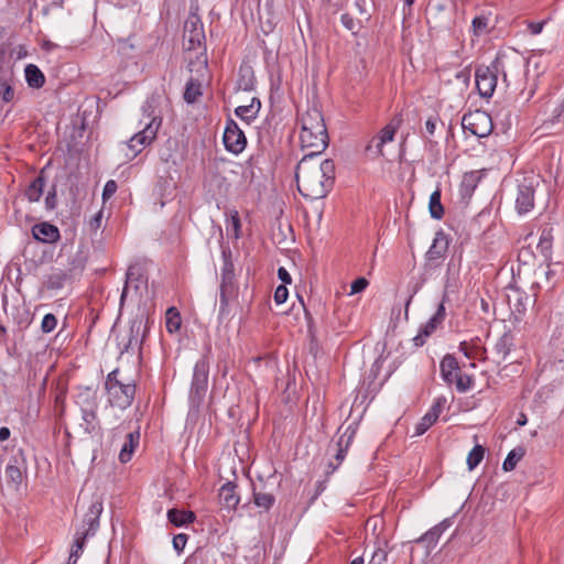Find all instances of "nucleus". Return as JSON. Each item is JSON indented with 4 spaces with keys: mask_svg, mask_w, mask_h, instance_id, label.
<instances>
[{
    "mask_svg": "<svg viewBox=\"0 0 564 564\" xmlns=\"http://www.w3.org/2000/svg\"><path fill=\"white\" fill-rule=\"evenodd\" d=\"M318 156L305 154L295 169V180L301 195L311 200L324 198L335 183V163L326 159L318 162Z\"/></svg>",
    "mask_w": 564,
    "mask_h": 564,
    "instance_id": "f257e3e1",
    "label": "nucleus"
},
{
    "mask_svg": "<svg viewBox=\"0 0 564 564\" xmlns=\"http://www.w3.org/2000/svg\"><path fill=\"white\" fill-rule=\"evenodd\" d=\"M300 141L306 154L319 156L328 147V133L323 113L317 108L308 109L302 115Z\"/></svg>",
    "mask_w": 564,
    "mask_h": 564,
    "instance_id": "f03ea898",
    "label": "nucleus"
},
{
    "mask_svg": "<svg viewBox=\"0 0 564 564\" xmlns=\"http://www.w3.org/2000/svg\"><path fill=\"white\" fill-rule=\"evenodd\" d=\"M105 390L111 406L126 410L134 400L137 386L133 380L121 378L120 370L117 368L107 375Z\"/></svg>",
    "mask_w": 564,
    "mask_h": 564,
    "instance_id": "7ed1b4c3",
    "label": "nucleus"
},
{
    "mask_svg": "<svg viewBox=\"0 0 564 564\" xmlns=\"http://www.w3.org/2000/svg\"><path fill=\"white\" fill-rule=\"evenodd\" d=\"M508 87L511 79L518 78L527 66L525 57L514 48L499 51L490 64Z\"/></svg>",
    "mask_w": 564,
    "mask_h": 564,
    "instance_id": "20e7f679",
    "label": "nucleus"
},
{
    "mask_svg": "<svg viewBox=\"0 0 564 564\" xmlns=\"http://www.w3.org/2000/svg\"><path fill=\"white\" fill-rule=\"evenodd\" d=\"M76 403L82 413L79 429L87 435L97 434L100 431V422L97 416L98 400L96 392L86 388L77 394Z\"/></svg>",
    "mask_w": 564,
    "mask_h": 564,
    "instance_id": "39448f33",
    "label": "nucleus"
},
{
    "mask_svg": "<svg viewBox=\"0 0 564 564\" xmlns=\"http://www.w3.org/2000/svg\"><path fill=\"white\" fill-rule=\"evenodd\" d=\"M209 366L208 355L202 356L194 366L189 390V403L193 408H199L205 400L208 390Z\"/></svg>",
    "mask_w": 564,
    "mask_h": 564,
    "instance_id": "423d86ee",
    "label": "nucleus"
},
{
    "mask_svg": "<svg viewBox=\"0 0 564 564\" xmlns=\"http://www.w3.org/2000/svg\"><path fill=\"white\" fill-rule=\"evenodd\" d=\"M462 127L465 132H469L478 138H486L492 132L494 122L488 112L475 110L463 116Z\"/></svg>",
    "mask_w": 564,
    "mask_h": 564,
    "instance_id": "0eeeda50",
    "label": "nucleus"
},
{
    "mask_svg": "<svg viewBox=\"0 0 564 564\" xmlns=\"http://www.w3.org/2000/svg\"><path fill=\"white\" fill-rule=\"evenodd\" d=\"M161 122V118L154 117L150 122L145 123L142 130L130 138L128 148L132 152V158L141 153L145 147L150 145L155 140Z\"/></svg>",
    "mask_w": 564,
    "mask_h": 564,
    "instance_id": "6e6552de",
    "label": "nucleus"
},
{
    "mask_svg": "<svg viewBox=\"0 0 564 564\" xmlns=\"http://www.w3.org/2000/svg\"><path fill=\"white\" fill-rule=\"evenodd\" d=\"M223 142L226 150L234 154H239L246 149L247 138L237 122L231 118H228L226 121Z\"/></svg>",
    "mask_w": 564,
    "mask_h": 564,
    "instance_id": "1a4fd4ad",
    "label": "nucleus"
},
{
    "mask_svg": "<svg viewBox=\"0 0 564 564\" xmlns=\"http://www.w3.org/2000/svg\"><path fill=\"white\" fill-rule=\"evenodd\" d=\"M476 87L482 98H490L498 83V74L491 65H479L475 70Z\"/></svg>",
    "mask_w": 564,
    "mask_h": 564,
    "instance_id": "9d476101",
    "label": "nucleus"
},
{
    "mask_svg": "<svg viewBox=\"0 0 564 564\" xmlns=\"http://www.w3.org/2000/svg\"><path fill=\"white\" fill-rule=\"evenodd\" d=\"M149 328V318L145 321L143 317H135L129 328V336L128 340L124 344L121 352H129L130 350H133L134 348L140 349L141 345L143 343L144 337L147 336Z\"/></svg>",
    "mask_w": 564,
    "mask_h": 564,
    "instance_id": "9b49d317",
    "label": "nucleus"
},
{
    "mask_svg": "<svg viewBox=\"0 0 564 564\" xmlns=\"http://www.w3.org/2000/svg\"><path fill=\"white\" fill-rule=\"evenodd\" d=\"M26 470V458L22 448H19L10 458L6 467V476L9 482L14 486L21 485L23 480V471Z\"/></svg>",
    "mask_w": 564,
    "mask_h": 564,
    "instance_id": "f8f14e48",
    "label": "nucleus"
},
{
    "mask_svg": "<svg viewBox=\"0 0 564 564\" xmlns=\"http://www.w3.org/2000/svg\"><path fill=\"white\" fill-rule=\"evenodd\" d=\"M184 37L188 41V50H195L202 45L205 40V33L198 18L193 17L185 21Z\"/></svg>",
    "mask_w": 564,
    "mask_h": 564,
    "instance_id": "ddd939ff",
    "label": "nucleus"
},
{
    "mask_svg": "<svg viewBox=\"0 0 564 564\" xmlns=\"http://www.w3.org/2000/svg\"><path fill=\"white\" fill-rule=\"evenodd\" d=\"M402 123V118L400 116L393 117L390 122L382 128L378 135H376L377 143H376V151L375 156H381L383 155L382 148L386 143L391 142L394 139L395 132L398 131L399 127Z\"/></svg>",
    "mask_w": 564,
    "mask_h": 564,
    "instance_id": "4468645a",
    "label": "nucleus"
},
{
    "mask_svg": "<svg viewBox=\"0 0 564 564\" xmlns=\"http://www.w3.org/2000/svg\"><path fill=\"white\" fill-rule=\"evenodd\" d=\"M73 280V269L53 268L46 275L44 285L47 290L57 291Z\"/></svg>",
    "mask_w": 564,
    "mask_h": 564,
    "instance_id": "2eb2a0df",
    "label": "nucleus"
},
{
    "mask_svg": "<svg viewBox=\"0 0 564 564\" xmlns=\"http://www.w3.org/2000/svg\"><path fill=\"white\" fill-rule=\"evenodd\" d=\"M32 235L34 239L44 243H54L61 238L58 228L46 221L34 225Z\"/></svg>",
    "mask_w": 564,
    "mask_h": 564,
    "instance_id": "dca6fc26",
    "label": "nucleus"
},
{
    "mask_svg": "<svg viewBox=\"0 0 564 564\" xmlns=\"http://www.w3.org/2000/svg\"><path fill=\"white\" fill-rule=\"evenodd\" d=\"M534 207V188L532 185L520 184L516 199L517 212L522 215L529 213Z\"/></svg>",
    "mask_w": 564,
    "mask_h": 564,
    "instance_id": "f3484780",
    "label": "nucleus"
},
{
    "mask_svg": "<svg viewBox=\"0 0 564 564\" xmlns=\"http://www.w3.org/2000/svg\"><path fill=\"white\" fill-rule=\"evenodd\" d=\"M236 488L237 485L235 482L227 481L219 489V503L229 511L235 510L240 502V497L237 495Z\"/></svg>",
    "mask_w": 564,
    "mask_h": 564,
    "instance_id": "a211bd4d",
    "label": "nucleus"
},
{
    "mask_svg": "<svg viewBox=\"0 0 564 564\" xmlns=\"http://www.w3.org/2000/svg\"><path fill=\"white\" fill-rule=\"evenodd\" d=\"M448 239L443 231H437L433 239L432 246L426 252V257L430 261L438 260L443 258L448 250Z\"/></svg>",
    "mask_w": 564,
    "mask_h": 564,
    "instance_id": "6ab92c4d",
    "label": "nucleus"
},
{
    "mask_svg": "<svg viewBox=\"0 0 564 564\" xmlns=\"http://www.w3.org/2000/svg\"><path fill=\"white\" fill-rule=\"evenodd\" d=\"M102 512V503L101 501H94L91 502L90 507L88 508V511L86 512L84 517V523L88 525L87 529H85V535H94L99 527V517Z\"/></svg>",
    "mask_w": 564,
    "mask_h": 564,
    "instance_id": "aec40b11",
    "label": "nucleus"
},
{
    "mask_svg": "<svg viewBox=\"0 0 564 564\" xmlns=\"http://www.w3.org/2000/svg\"><path fill=\"white\" fill-rule=\"evenodd\" d=\"M236 281H221L219 288V313H227L229 302L237 296Z\"/></svg>",
    "mask_w": 564,
    "mask_h": 564,
    "instance_id": "412c9836",
    "label": "nucleus"
},
{
    "mask_svg": "<svg viewBox=\"0 0 564 564\" xmlns=\"http://www.w3.org/2000/svg\"><path fill=\"white\" fill-rule=\"evenodd\" d=\"M440 367L444 381L449 384L453 383L455 373L459 371L457 359L453 355L447 354L443 357Z\"/></svg>",
    "mask_w": 564,
    "mask_h": 564,
    "instance_id": "4be33fe9",
    "label": "nucleus"
},
{
    "mask_svg": "<svg viewBox=\"0 0 564 564\" xmlns=\"http://www.w3.org/2000/svg\"><path fill=\"white\" fill-rule=\"evenodd\" d=\"M553 245V227L551 225H544L541 229L539 238L538 250L546 259H551Z\"/></svg>",
    "mask_w": 564,
    "mask_h": 564,
    "instance_id": "5701e85b",
    "label": "nucleus"
},
{
    "mask_svg": "<svg viewBox=\"0 0 564 564\" xmlns=\"http://www.w3.org/2000/svg\"><path fill=\"white\" fill-rule=\"evenodd\" d=\"M261 108V101L259 98L253 97L251 102L247 106H239L235 109V113L241 120L250 123L253 119L257 118Z\"/></svg>",
    "mask_w": 564,
    "mask_h": 564,
    "instance_id": "b1692460",
    "label": "nucleus"
},
{
    "mask_svg": "<svg viewBox=\"0 0 564 564\" xmlns=\"http://www.w3.org/2000/svg\"><path fill=\"white\" fill-rule=\"evenodd\" d=\"M167 520L174 527H183L185 524L193 523L196 520V516L193 511L181 510L172 508L167 511Z\"/></svg>",
    "mask_w": 564,
    "mask_h": 564,
    "instance_id": "393cba45",
    "label": "nucleus"
},
{
    "mask_svg": "<svg viewBox=\"0 0 564 564\" xmlns=\"http://www.w3.org/2000/svg\"><path fill=\"white\" fill-rule=\"evenodd\" d=\"M514 346V338L510 330L505 332L495 345V352L501 361L506 360Z\"/></svg>",
    "mask_w": 564,
    "mask_h": 564,
    "instance_id": "a878e982",
    "label": "nucleus"
},
{
    "mask_svg": "<svg viewBox=\"0 0 564 564\" xmlns=\"http://www.w3.org/2000/svg\"><path fill=\"white\" fill-rule=\"evenodd\" d=\"M476 340H479V338L471 341H462L459 344V350L468 359L485 360L487 350L485 347L479 346Z\"/></svg>",
    "mask_w": 564,
    "mask_h": 564,
    "instance_id": "bb28decb",
    "label": "nucleus"
},
{
    "mask_svg": "<svg viewBox=\"0 0 564 564\" xmlns=\"http://www.w3.org/2000/svg\"><path fill=\"white\" fill-rule=\"evenodd\" d=\"M139 440L140 433L138 431L131 432L127 435V441L122 445L119 453V460L121 463H128L131 459L135 447L139 445Z\"/></svg>",
    "mask_w": 564,
    "mask_h": 564,
    "instance_id": "cd10ccee",
    "label": "nucleus"
},
{
    "mask_svg": "<svg viewBox=\"0 0 564 564\" xmlns=\"http://www.w3.org/2000/svg\"><path fill=\"white\" fill-rule=\"evenodd\" d=\"M25 79L31 88H42L45 84V76L43 72L34 64L26 65L24 69Z\"/></svg>",
    "mask_w": 564,
    "mask_h": 564,
    "instance_id": "c85d7f7f",
    "label": "nucleus"
},
{
    "mask_svg": "<svg viewBox=\"0 0 564 564\" xmlns=\"http://www.w3.org/2000/svg\"><path fill=\"white\" fill-rule=\"evenodd\" d=\"M223 268H221V281H236L235 265L231 260V250L229 247H223L221 249Z\"/></svg>",
    "mask_w": 564,
    "mask_h": 564,
    "instance_id": "c756f323",
    "label": "nucleus"
},
{
    "mask_svg": "<svg viewBox=\"0 0 564 564\" xmlns=\"http://www.w3.org/2000/svg\"><path fill=\"white\" fill-rule=\"evenodd\" d=\"M442 324L435 318L431 317L419 330V334L413 338L414 346L421 347Z\"/></svg>",
    "mask_w": 564,
    "mask_h": 564,
    "instance_id": "7c9ffc66",
    "label": "nucleus"
},
{
    "mask_svg": "<svg viewBox=\"0 0 564 564\" xmlns=\"http://www.w3.org/2000/svg\"><path fill=\"white\" fill-rule=\"evenodd\" d=\"M203 95L202 83L197 78L191 77L186 83L183 98L187 104H194Z\"/></svg>",
    "mask_w": 564,
    "mask_h": 564,
    "instance_id": "2f4dec72",
    "label": "nucleus"
},
{
    "mask_svg": "<svg viewBox=\"0 0 564 564\" xmlns=\"http://www.w3.org/2000/svg\"><path fill=\"white\" fill-rule=\"evenodd\" d=\"M252 497L253 503L264 511H269L275 502V497L271 492L258 490L256 486L252 489Z\"/></svg>",
    "mask_w": 564,
    "mask_h": 564,
    "instance_id": "473e14b6",
    "label": "nucleus"
},
{
    "mask_svg": "<svg viewBox=\"0 0 564 564\" xmlns=\"http://www.w3.org/2000/svg\"><path fill=\"white\" fill-rule=\"evenodd\" d=\"M355 436V431H351L349 433V429H347V431L345 432L344 435H341L336 444V453H335V459L337 460L338 464H340L345 457H346V453L352 442V438Z\"/></svg>",
    "mask_w": 564,
    "mask_h": 564,
    "instance_id": "72a5a7b5",
    "label": "nucleus"
},
{
    "mask_svg": "<svg viewBox=\"0 0 564 564\" xmlns=\"http://www.w3.org/2000/svg\"><path fill=\"white\" fill-rule=\"evenodd\" d=\"M45 185V178L42 174L37 175L25 189V196L30 202L40 200L43 188Z\"/></svg>",
    "mask_w": 564,
    "mask_h": 564,
    "instance_id": "f704fd0d",
    "label": "nucleus"
},
{
    "mask_svg": "<svg viewBox=\"0 0 564 564\" xmlns=\"http://www.w3.org/2000/svg\"><path fill=\"white\" fill-rule=\"evenodd\" d=\"M256 78L251 67H240L238 87L243 91H251L254 89Z\"/></svg>",
    "mask_w": 564,
    "mask_h": 564,
    "instance_id": "c9c22d12",
    "label": "nucleus"
},
{
    "mask_svg": "<svg viewBox=\"0 0 564 564\" xmlns=\"http://www.w3.org/2000/svg\"><path fill=\"white\" fill-rule=\"evenodd\" d=\"M429 210L434 219H442L444 216V207L441 202V189L436 188L430 196Z\"/></svg>",
    "mask_w": 564,
    "mask_h": 564,
    "instance_id": "e433bc0d",
    "label": "nucleus"
},
{
    "mask_svg": "<svg viewBox=\"0 0 564 564\" xmlns=\"http://www.w3.org/2000/svg\"><path fill=\"white\" fill-rule=\"evenodd\" d=\"M165 324L169 333L173 334L180 330L182 318L176 307H169L165 313Z\"/></svg>",
    "mask_w": 564,
    "mask_h": 564,
    "instance_id": "4c0bfd02",
    "label": "nucleus"
},
{
    "mask_svg": "<svg viewBox=\"0 0 564 564\" xmlns=\"http://www.w3.org/2000/svg\"><path fill=\"white\" fill-rule=\"evenodd\" d=\"M525 451L523 447H516L509 452L506 459L503 460L502 468L506 471H511L516 468L517 464L524 456Z\"/></svg>",
    "mask_w": 564,
    "mask_h": 564,
    "instance_id": "58836bf2",
    "label": "nucleus"
},
{
    "mask_svg": "<svg viewBox=\"0 0 564 564\" xmlns=\"http://www.w3.org/2000/svg\"><path fill=\"white\" fill-rule=\"evenodd\" d=\"M440 121V118L437 115L430 116L424 124V130H422L421 134L422 138L431 145H436L437 142L433 141L432 137L435 133L436 124Z\"/></svg>",
    "mask_w": 564,
    "mask_h": 564,
    "instance_id": "ea45409f",
    "label": "nucleus"
},
{
    "mask_svg": "<svg viewBox=\"0 0 564 564\" xmlns=\"http://www.w3.org/2000/svg\"><path fill=\"white\" fill-rule=\"evenodd\" d=\"M485 447L482 445H475L467 456V466L469 470L475 469L484 459Z\"/></svg>",
    "mask_w": 564,
    "mask_h": 564,
    "instance_id": "a19ab883",
    "label": "nucleus"
},
{
    "mask_svg": "<svg viewBox=\"0 0 564 564\" xmlns=\"http://www.w3.org/2000/svg\"><path fill=\"white\" fill-rule=\"evenodd\" d=\"M442 533L438 528H432L429 531H426L423 535H421L416 543H424L427 549H433L437 544Z\"/></svg>",
    "mask_w": 564,
    "mask_h": 564,
    "instance_id": "79ce46f5",
    "label": "nucleus"
},
{
    "mask_svg": "<svg viewBox=\"0 0 564 564\" xmlns=\"http://www.w3.org/2000/svg\"><path fill=\"white\" fill-rule=\"evenodd\" d=\"M455 386L458 392H467L474 386V378L470 375L456 372L454 376Z\"/></svg>",
    "mask_w": 564,
    "mask_h": 564,
    "instance_id": "37998d69",
    "label": "nucleus"
},
{
    "mask_svg": "<svg viewBox=\"0 0 564 564\" xmlns=\"http://www.w3.org/2000/svg\"><path fill=\"white\" fill-rule=\"evenodd\" d=\"M139 278H140L139 269L135 265H130L126 273V282H124V286L122 289V293L120 296V306H122L126 301L129 283L132 281H138Z\"/></svg>",
    "mask_w": 564,
    "mask_h": 564,
    "instance_id": "c03bdc74",
    "label": "nucleus"
},
{
    "mask_svg": "<svg viewBox=\"0 0 564 564\" xmlns=\"http://www.w3.org/2000/svg\"><path fill=\"white\" fill-rule=\"evenodd\" d=\"M488 24H489L488 17L482 15V14L475 17L471 22V29H473L474 35L480 36L485 33H488V31H489Z\"/></svg>",
    "mask_w": 564,
    "mask_h": 564,
    "instance_id": "a18cd8bd",
    "label": "nucleus"
},
{
    "mask_svg": "<svg viewBox=\"0 0 564 564\" xmlns=\"http://www.w3.org/2000/svg\"><path fill=\"white\" fill-rule=\"evenodd\" d=\"M479 180H480V176L477 171H471V172L465 173L463 176V181H462V188L465 192L470 193L476 188Z\"/></svg>",
    "mask_w": 564,
    "mask_h": 564,
    "instance_id": "49530a36",
    "label": "nucleus"
},
{
    "mask_svg": "<svg viewBox=\"0 0 564 564\" xmlns=\"http://www.w3.org/2000/svg\"><path fill=\"white\" fill-rule=\"evenodd\" d=\"M89 535H85V531L83 532H77L76 533V538H75V542H74V545L72 547V551H70V556H69V561L75 557L74 560V563H76V560L77 557L79 556L80 552L83 551L84 549V545H85V540L88 538Z\"/></svg>",
    "mask_w": 564,
    "mask_h": 564,
    "instance_id": "de8ad7c7",
    "label": "nucleus"
},
{
    "mask_svg": "<svg viewBox=\"0 0 564 564\" xmlns=\"http://www.w3.org/2000/svg\"><path fill=\"white\" fill-rule=\"evenodd\" d=\"M446 402H447V400L443 395L436 398L426 414L429 416H431L436 422L437 419L440 417V414L443 412V410L446 405Z\"/></svg>",
    "mask_w": 564,
    "mask_h": 564,
    "instance_id": "09e8293b",
    "label": "nucleus"
},
{
    "mask_svg": "<svg viewBox=\"0 0 564 564\" xmlns=\"http://www.w3.org/2000/svg\"><path fill=\"white\" fill-rule=\"evenodd\" d=\"M340 21L347 30L351 31L352 34L358 33V31L360 29V24H359V22H357L354 19V17L351 14H349V13L341 14Z\"/></svg>",
    "mask_w": 564,
    "mask_h": 564,
    "instance_id": "8fccbe9b",
    "label": "nucleus"
},
{
    "mask_svg": "<svg viewBox=\"0 0 564 564\" xmlns=\"http://www.w3.org/2000/svg\"><path fill=\"white\" fill-rule=\"evenodd\" d=\"M57 325V318L54 314L47 313L44 315L42 323H41V330L43 333H51L55 329Z\"/></svg>",
    "mask_w": 564,
    "mask_h": 564,
    "instance_id": "3c124183",
    "label": "nucleus"
},
{
    "mask_svg": "<svg viewBox=\"0 0 564 564\" xmlns=\"http://www.w3.org/2000/svg\"><path fill=\"white\" fill-rule=\"evenodd\" d=\"M448 293L447 291L445 290L444 293H443V296H442V301L441 303L438 304L437 306V310L436 312L433 314V318H435L436 321H438L441 324H443L445 317H446V310H445V303L448 301Z\"/></svg>",
    "mask_w": 564,
    "mask_h": 564,
    "instance_id": "603ef678",
    "label": "nucleus"
},
{
    "mask_svg": "<svg viewBox=\"0 0 564 564\" xmlns=\"http://www.w3.org/2000/svg\"><path fill=\"white\" fill-rule=\"evenodd\" d=\"M434 423H435V421L431 416L425 414L421 419V421L416 424V426H415V434L416 435L424 434Z\"/></svg>",
    "mask_w": 564,
    "mask_h": 564,
    "instance_id": "864d4df0",
    "label": "nucleus"
},
{
    "mask_svg": "<svg viewBox=\"0 0 564 564\" xmlns=\"http://www.w3.org/2000/svg\"><path fill=\"white\" fill-rule=\"evenodd\" d=\"M188 535L185 533H178L173 536V547L174 550L180 554L185 549V545L187 543Z\"/></svg>",
    "mask_w": 564,
    "mask_h": 564,
    "instance_id": "5fc2aeb1",
    "label": "nucleus"
},
{
    "mask_svg": "<svg viewBox=\"0 0 564 564\" xmlns=\"http://www.w3.org/2000/svg\"><path fill=\"white\" fill-rule=\"evenodd\" d=\"M388 553L382 549H377L371 558L369 564H388Z\"/></svg>",
    "mask_w": 564,
    "mask_h": 564,
    "instance_id": "6e6d98bb",
    "label": "nucleus"
},
{
    "mask_svg": "<svg viewBox=\"0 0 564 564\" xmlns=\"http://www.w3.org/2000/svg\"><path fill=\"white\" fill-rule=\"evenodd\" d=\"M117 188H118V185H117L116 181L109 180L105 184V187H104V191H102V199L107 200L110 197H112L115 195V193L117 192Z\"/></svg>",
    "mask_w": 564,
    "mask_h": 564,
    "instance_id": "4d7b16f0",
    "label": "nucleus"
},
{
    "mask_svg": "<svg viewBox=\"0 0 564 564\" xmlns=\"http://www.w3.org/2000/svg\"><path fill=\"white\" fill-rule=\"evenodd\" d=\"M368 284L369 282L366 278H358L351 283L350 293H360L368 286Z\"/></svg>",
    "mask_w": 564,
    "mask_h": 564,
    "instance_id": "13d9d810",
    "label": "nucleus"
},
{
    "mask_svg": "<svg viewBox=\"0 0 564 564\" xmlns=\"http://www.w3.org/2000/svg\"><path fill=\"white\" fill-rule=\"evenodd\" d=\"M289 296V291L284 284L279 285L274 292V301L276 304H283Z\"/></svg>",
    "mask_w": 564,
    "mask_h": 564,
    "instance_id": "bf43d9fd",
    "label": "nucleus"
},
{
    "mask_svg": "<svg viewBox=\"0 0 564 564\" xmlns=\"http://www.w3.org/2000/svg\"><path fill=\"white\" fill-rule=\"evenodd\" d=\"M545 21H529L527 22V29L532 35H538L542 32Z\"/></svg>",
    "mask_w": 564,
    "mask_h": 564,
    "instance_id": "052dcab7",
    "label": "nucleus"
},
{
    "mask_svg": "<svg viewBox=\"0 0 564 564\" xmlns=\"http://www.w3.org/2000/svg\"><path fill=\"white\" fill-rule=\"evenodd\" d=\"M102 221V210L97 212L88 223L90 231L96 232L101 227Z\"/></svg>",
    "mask_w": 564,
    "mask_h": 564,
    "instance_id": "680f3d73",
    "label": "nucleus"
},
{
    "mask_svg": "<svg viewBox=\"0 0 564 564\" xmlns=\"http://www.w3.org/2000/svg\"><path fill=\"white\" fill-rule=\"evenodd\" d=\"M424 279H422L421 281L416 282L412 288H411V293L405 302V315H408V311H409V306L414 297V295L422 289L423 284H424Z\"/></svg>",
    "mask_w": 564,
    "mask_h": 564,
    "instance_id": "e2e57ef3",
    "label": "nucleus"
},
{
    "mask_svg": "<svg viewBox=\"0 0 564 564\" xmlns=\"http://www.w3.org/2000/svg\"><path fill=\"white\" fill-rule=\"evenodd\" d=\"M204 561V550L197 549L192 555H189L186 560V564H202Z\"/></svg>",
    "mask_w": 564,
    "mask_h": 564,
    "instance_id": "0e129e2a",
    "label": "nucleus"
},
{
    "mask_svg": "<svg viewBox=\"0 0 564 564\" xmlns=\"http://www.w3.org/2000/svg\"><path fill=\"white\" fill-rule=\"evenodd\" d=\"M230 223H231V226L235 230V235L236 237L238 238L239 237V232H240V228H241V223H240V217H239V214L237 210H232L230 213Z\"/></svg>",
    "mask_w": 564,
    "mask_h": 564,
    "instance_id": "69168bd1",
    "label": "nucleus"
},
{
    "mask_svg": "<svg viewBox=\"0 0 564 564\" xmlns=\"http://www.w3.org/2000/svg\"><path fill=\"white\" fill-rule=\"evenodd\" d=\"M1 97L6 102H10L14 98V90L10 85L2 84Z\"/></svg>",
    "mask_w": 564,
    "mask_h": 564,
    "instance_id": "338daca9",
    "label": "nucleus"
},
{
    "mask_svg": "<svg viewBox=\"0 0 564 564\" xmlns=\"http://www.w3.org/2000/svg\"><path fill=\"white\" fill-rule=\"evenodd\" d=\"M56 202H57V196H56V191L55 188H53L52 191H50L45 197V205H46V208L47 209H53L55 208L56 206Z\"/></svg>",
    "mask_w": 564,
    "mask_h": 564,
    "instance_id": "774afa93",
    "label": "nucleus"
}]
</instances>
